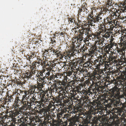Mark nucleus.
<instances>
[{"instance_id": "obj_1", "label": "nucleus", "mask_w": 126, "mask_h": 126, "mask_svg": "<svg viewBox=\"0 0 126 126\" xmlns=\"http://www.w3.org/2000/svg\"><path fill=\"white\" fill-rule=\"evenodd\" d=\"M113 75L120 77L121 79H114L112 82L114 85V87L110 90L109 96L110 99L113 101V105L114 107H117V110L120 113L124 110L126 111V104L121 103L120 98L122 97L120 94V89L119 87L121 85L124 90L126 92V70L121 72L119 69L115 70L112 73Z\"/></svg>"}, {"instance_id": "obj_2", "label": "nucleus", "mask_w": 126, "mask_h": 126, "mask_svg": "<svg viewBox=\"0 0 126 126\" xmlns=\"http://www.w3.org/2000/svg\"><path fill=\"white\" fill-rule=\"evenodd\" d=\"M102 107V106H100L99 108H94V107L92 106L91 107L90 110L91 111V113H88L87 114V119L89 120H88L85 121L84 122V124L87 125L88 123H89L90 122V120H91L92 117V114H93L94 115H95L96 114H100L101 115H105L104 113L105 112V110H101Z\"/></svg>"}, {"instance_id": "obj_3", "label": "nucleus", "mask_w": 126, "mask_h": 126, "mask_svg": "<svg viewBox=\"0 0 126 126\" xmlns=\"http://www.w3.org/2000/svg\"><path fill=\"white\" fill-rule=\"evenodd\" d=\"M101 14L100 13L98 14L95 16H92L90 14L88 15V20L91 26H95V23H97L100 22L102 18L101 16Z\"/></svg>"}, {"instance_id": "obj_4", "label": "nucleus", "mask_w": 126, "mask_h": 126, "mask_svg": "<svg viewBox=\"0 0 126 126\" xmlns=\"http://www.w3.org/2000/svg\"><path fill=\"white\" fill-rule=\"evenodd\" d=\"M101 95H98L97 97V99L93 100V104L94 106V108H99L100 106L102 105L101 103L102 102V99L101 98Z\"/></svg>"}, {"instance_id": "obj_5", "label": "nucleus", "mask_w": 126, "mask_h": 126, "mask_svg": "<svg viewBox=\"0 0 126 126\" xmlns=\"http://www.w3.org/2000/svg\"><path fill=\"white\" fill-rule=\"evenodd\" d=\"M68 108H69L67 109H61L60 110V111L59 112V113H57V117H59V118H60V117L61 118L62 117L63 118H66L67 119L68 118V115L66 114L63 115L64 116L63 117L62 115L63 113H64V112H67L69 113L68 112V111H69V110H70L69 107H68Z\"/></svg>"}, {"instance_id": "obj_6", "label": "nucleus", "mask_w": 126, "mask_h": 126, "mask_svg": "<svg viewBox=\"0 0 126 126\" xmlns=\"http://www.w3.org/2000/svg\"><path fill=\"white\" fill-rule=\"evenodd\" d=\"M83 102L84 103H85V105H87L90 108L89 110L90 111V113H87V114L88 113H91L92 112L91 110H90V108L91 107H92V106L93 107H94V105L93 101V102H91L90 101V99H87L85 98H83ZM87 120H89L87 118Z\"/></svg>"}, {"instance_id": "obj_7", "label": "nucleus", "mask_w": 126, "mask_h": 126, "mask_svg": "<svg viewBox=\"0 0 126 126\" xmlns=\"http://www.w3.org/2000/svg\"><path fill=\"white\" fill-rule=\"evenodd\" d=\"M70 110L68 111V112L70 114H72L77 113L78 112H81L83 111L82 108L81 107L76 106L73 109V110L71 107H69Z\"/></svg>"}, {"instance_id": "obj_8", "label": "nucleus", "mask_w": 126, "mask_h": 126, "mask_svg": "<svg viewBox=\"0 0 126 126\" xmlns=\"http://www.w3.org/2000/svg\"><path fill=\"white\" fill-rule=\"evenodd\" d=\"M14 110L15 112H14V111H12V114H10V117L12 118H13L14 116L13 114L15 115H18L19 114H20L21 112H22V111L20 110V109H18L17 107L14 106Z\"/></svg>"}, {"instance_id": "obj_9", "label": "nucleus", "mask_w": 126, "mask_h": 126, "mask_svg": "<svg viewBox=\"0 0 126 126\" xmlns=\"http://www.w3.org/2000/svg\"><path fill=\"white\" fill-rule=\"evenodd\" d=\"M92 115H93V114H92V117L91 118V120H90V123H88L87 124V125H86L85 124V125L84 124V122L85 121H86V120H87V117L86 116V118L85 120H84L83 121V125H82L81 126H90L89 125V124H92V122H91V120H92V122L94 123H97V122L98 121V120L97 118L96 117H95L94 116V117H93V118H92Z\"/></svg>"}, {"instance_id": "obj_10", "label": "nucleus", "mask_w": 126, "mask_h": 126, "mask_svg": "<svg viewBox=\"0 0 126 126\" xmlns=\"http://www.w3.org/2000/svg\"><path fill=\"white\" fill-rule=\"evenodd\" d=\"M84 94V97L85 98L87 99L89 98V96H92L93 94V92H91L90 90H85L83 93Z\"/></svg>"}, {"instance_id": "obj_11", "label": "nucleus", "mask_w": 126, "mask_h": 126, "mask_svg": "<svg viewBox=\"0 0 126 126\" xmlns=\"http://www.w3.org/2000/svg\"><path fill=\"white\" fill-rule=\"evenodd\" d=\"M37 84V85L36 87L37 89H38L39 91L37 92L38 94H41L42 93L44 92V91L42 89V88L44 87V86L40 82L38 83Z\"/></svg>"}, {"instance_id": "obj_12", "label": "nucleus", "mask_w": 126, "mask_h": 126, "mask_svg": "<svg viewBox=\"0 0 126 126\" xmlns=\"http://www.w3.org/2000/svg\"><path fill=\"white\" fill-rule=\"evenodd\" d=\"M52 100L51 101L52 102L53 105H54L55 103H56L58 104L59 102H60L61 101V99L59 96H58L57 97H53L52 99Z\"/></svg>"}, {"instance_id": "obj_13", "label": "nucleus", "mask_w": 126, "mask_h": 126, "mask_svg": "<svg viewBox=\"0 0 126 126\" xmlns=\"http://www.w3.org/2000/svg\"><path fill=\"white\" fill-rule=\"evenodd\" d=\"M58 78V77H57V75L56 74L55 75L52 74V75L50 76L48 78H47V79L48 81L51 80L53 82L55 80H56Z\"/></svg>"}, {"instance_id": "obj_14", "label": "nucleus", "mask_w": 126, "mask_h": 126, "mask_svg": "<svg viewBox=\"0 0 126 126\" xmlns=\"http://www.w3.org/2000/svg\"><path fill=\"white\" fill-rule=\"evenodd\" d=\"M120 41L121 43L122 46H126V36H121Z\"/></svg>"}, {"instance_id": "obj_15", "label": "nucleus", "mask_w": 126, "mask_h": 126, "mask_svg": "<svg viewBox=\"0 0 126 126\" xmlns=\"http://www.w3.org/2000/svg\"><path fill=\"white\" fill-rule=\"evenodd\" d=\"M71 92H72V95L69 96V98L70 100H72L75 99L77 93L76 90H71Z\"/></svg>"}, {"instance_id": "obj_16", "label": "nucleus", "mask_w": 126, "mask_h": 126, "mask_svg": "<svg viewBox=\"0 0 126 126\" xmlns=\"http://www.w3.org/2000/svg\"><path fill=\"white\" fill-rule=\"evenodd\" d=\"M49 91L51 92H55L56 93L58 92V88L54 85H52L51 86V87L49 89Z\"/></svg>"}, {"instance_id": "obj_17", "label": "nucleus", "mask_w": 126, "mask_h": 126, "mask_svg": "<svg viewBox=\"0 0 126 126\" xmlns=\"http://www.w3.org/2000/svg\"><path fill=\"white\" fill-rule=\"evenodd\" d=\"M21 125L23 126L26 125L28 122L27 119L24 118V117H22L20 118Z\"/></svg>"}, {"instance_id": "obj_18", "label": "nucleus", "mask_w": 126, "mask_h": 126, "mask_svg": "<svg viewBox=\"0 0 126 126\" xmlns=\"http://www.w3.org/2000/svg\"><path fill=\"white\" fill-rule=\"evenodd\" d=\"M23 101H21V102H20L21 104H22V107L21 108L20 110H23V109H27V108L28 105V104H29V101L27 102H23Z\"/></svg>"}, {"instance_id": "obj_19", "label": "nucleus", "mask_w": 126, "mask_h": 126, "mask_svg": "<svg viewBox=\"0 0 126 126\" xmlns=\"http://www.w3.org/2000/svg\"><path fill=\"white\" fill-rule=\"evenodd\" d=\"M71 55L72 56H73L75 55L76 53H79V49H76V48H73V49H71Z\"/></svg>"}, {"instance_id": "obj_20", "label": "nucleus", "mask_w": 126, "mask_h": 126, "mask_svg": "<svg viewBox=\"0 0 126 126\" xmlns=\"http://www.w3.org/2000/svg\"><path fill=\"white\" fill-rule=\"evenodd\" d=\"M59 83H60L59 85H61L62 87H63V89L64 90H66V89L68 86V85H67L66 82L63 80L62 81L60 80Z\"/></svg>"}, {"instance_id": "obj_21", "label": "nucleus", "mask_w": 126, "mask_h": 126, "mask_svg": "<svg viewBox=\"0 0 126 126\" xmlns=\"http://www.w3.org/2000/svg\"><path fill=\"white\" fill-rule=\"evenodd\" d=\"M48 51H49V54L50 55L51 54L54 55L56 54V52H57L56 51V50L54 49L52 47H50L48 49Z\"/></svg>"}, {"instance_id": "obj_22", "label": "nucleus", "mask_w": 126, "mask_h": 126, "mask_svg": "<svg viewBox=\"0 0 126 126\" xmlns=\"http://www.w3.org/2000/svg\"><path fill=\"white\" fill-rule=\"evenodd\" d=\"M51 126H62V124L59 122L53 121L51 124Z\"/></svg>"}, {"instance_id": "obj_23", "label": "nucleus", "mask_w": 126, "mask_h": 126, "mask_svg": "<svg viewBox=\"0 0 126 126\" xmlns=\"http://www.w3.org/2000/svg\"><path fill=\"white\" fill-rule=\"evenodd\" d=\"M75 59L73 60L71 63V64H72L73 66H74V67H76V66L78 65V64L79 63V64L81 63V61L79 60H78L77 62H76V61H75Z\"/></svg>"}, {"instance_id": "obj_24", "label": "nucleus", "mask_w": 126, "mask_h": 126, "mask_svg": "<svg viewBox=\"0 0 126 126\" xmlns=\"http://www.w3.org/2000/svg\"><path fill=\"white\" fill-rule=\"evenodd\" d=\"M39 101H37V100H32L31 99H30V102H29V104L31 105H38V104H37V103H38Z\"/></svg>"}, {"instance_id": "obj_25", "label": "nucleus", "mask_w": 126, "mask_h": 126, "mask_svg": "<svg viewBox=\"0 0 126 126\" xmlns=\"http://www.w3.org/2000/svg\"><path fill=\"white\" fill-rule=\"evenodd\" d=\"M99 81H98L97 82H96L95 83V87L94 88L96 90L98 91H99L100 90L99 88L101 87V86L99 85H100Z\"/></svg>"}, {"instance_id": "obj_26", "label": "nucleus", "mask_w": 126, "mask_h": 126, "mask_svg": "<svg viewBox=\"0 0 126 126\" xmlns=\"http://www.w3.org/2000/svg\"><path fill=\"white\" fill-rule=\"evenodd\" d=\"M21 102V100L19 97L17 96L16 97L15 101L14 103L16 104L17 106L18 104H19L20 102Z\"/></svg>"}, {"instance_id": "obj_27", "label": "nucleus", "mask_w": 126, "mask_h": 126, "mask_svg": "<svg viewBox=\"0 0 126 126\" xmlns=\"http://www.w3.org/2000/svg\"><path fill=\"white\" fill-rule=\"evenodd\" d=\"M69 121L70 122V125L72 126H74L76 125V120H75L73 118H71L70 119Z\"/></svg>"}, {"instance_id": "obj_28", "label": "nucleus", "mask_w": 126, "mask_h": 126, "mask_svg": "<svg viewBox=\"0 0 126 126\" xmlns=\"http://www.w3.org/2000/svg\"><path fill=\"white\" fill-rule=\"evenodd\" d=\"M60 80H56L53 82L52 85L56 86L58 88V85H59V84H60Z\"/></svg>"}, {"instance_id": "obj_29", "label": "nucleus", "mask_w": 126, "mask_h": 126, "mask_svg": "<svg viewBox=\"0 0 126 126\" xmlns=\"http://www.w3.org/2000/svg\"><path fill=\"white\" fill-rule=\"evenodd\" d=\"M56 51L57 52H56L55 55H57V56L59 57L61 59L63 58V54H62V52L61 51H59L56 50Z\"/></svg>"}, {"instance_id": "obj_30", "label": "nucleus", "mask_w": 126, "mask_h": 126, "mask_svg": "<svg viewBox=\"0 0 126 126\" xmlns=\"http://www.w3.org/2000/svg\"><path fill=\"white\" fill-rule=\"evenodd\" d=\"M16 79L15 80H14L13 81V83H15L16 82L17 85H23V84H22L20 79Z\"/></svg>"}, {"instance_id": "obj_31", "label": "nucleus", "mask_w": 126, "mask_h": 126, "mask_svg": "<svg viewBox=\"0 0 126 126\" xmlns=\"http://www.w3.org/2000/svg\"><path fill=\"white\" fill-rule=\"evenodd\" d=\"M95 63H102L103 64H104V59H100L99 57L98 59H96L94 61Z\"/></svg>"}, {"instance_id": "obj_32", "label": "nucleus", "mask_w": 126, "mask_h": 126, "mask_svg": "<svg viewBox=\"0 0 126 126\" xmlns=\"http://www.w3.org/2000/svg\"><path fill=\"white\" fill-rule=\"evenodd\" d=\"M29 120L30 121V123H35L37 122L34 117L30 116Z\"/></svg>"}, {"instance_id": "obj_33", "label": "nucleus", "mask_w": 126, "mask_h": 126, "mask_svg": "<svg viewBox=\"0 0 126 126\" xmlns=\"http://www.w3.org/2000/svg\"><path fill=\"white\" fill-rule=\"evenodd\" d=\"M107 57V55H106L104 54H103L102 55L100 56H99V59H102L103 60V59H104V61L105 63V64H104L105 65H106V62H105V60H106V57Z\"/></svg>"}, {"instance_id": "obj_34", "label": "nucleus", "mask_w": 126, "mask_h": 126, "mask_svg": "<svg viewBox=\"0 0 126 126\" xmlns=\"http://www.w3.org/2000/svg\"><path fill=\"white\" fill-rule=\"evenodd\" d=\"M83 36H81V37H79L78 38H76V39L77 40V43H76V44H77V43H81V42L83 40Z\"/></svg>"}, {"instance_id": "obj_35", "label": "nucleus", "mask_w": 126, "mask_h": 126, "mask_svg": "<svg viewBox=\"0 0 126 126\" xmlns=\"http://www.w3.org/2000/svg\"><path fill=\"white\" fill-rule=\"evenodd\" d=\"M43 117H44V119L45 120L47 121L48 123H49V122L51 121V120L49 118L50 117H49V116L48 115H47L44 116Z\"/></svg>"}, {"instance_id": "obj_36", "label": "nucleus", "mask_w": 126, "mask_h": 126, "mask_svg": "<svg viewBox=\"0 0 126 126\" xmlns=\"http://www.w3.org/2000/svg\"><path fill=\"white\" fill-rule=\"evenodd\" d=\"M45 69H43V70L40 71L39 73V74H38V79L40 77H43L44 76V75L43 74V73L45 71Z\"/></svg>"}, {"instance_id": "obj_37", "label": "nucleus", "mask_w": 126, "mask_h": 126, "mask_svg": "<svg viewBox=\"0 0 126 126\" xmlns=\"http://www.w3.org/2000/svg\"><path fill=\"white\" fill-rule=\"evenodd\" d=\"M33 88H32V90H31L32 92V93L33 95H34V94L36 93L37 91H36V89L37 87L36 85H33Z\"/></svg>"}, {"instance_id": "obj_38", "label": "nucleus", "mask_w": 126, "mask_h": 126, "mask_svg": "<svg viewBox=\"0 0 126 126\" xmlns=\"http://www.w3.org/2000/svg\"><path fill=\"white\" fill-rule=\"evenodd\" d=\"M46 94V92L45 91H44V92L43 93H42L41 94H40L41 96V101L44 100V99H45V97H46L45 95Z\"/></svg>"}, {"instance_id": "obj_39", "label": "nucleus", "mask_w": 126, "mask_h": 126, "mask_svg": "<svg viewBox=\"0 0 126 126\" xmlns=\"http://www.w3.org/2000/svg\"><path fill=\"white\" fill-rule=\"evenodd\" d=\"M36 63H35V62L33 63L32 65L30 66V68L32 70H35V69H36Z\"/></svg>"}, {"instance_id": "obj_40", "label": "nucleus", "mask_w": 126, "mask_h": 126, "mask_svg": "<svg viewBox=\"0 0 126 126\" xmlns=\"http://www.w3.org/2000/svg\"><path fill=\"white\" fill-rule=\"evenodd\" d=\"M99 78V76H92V79L93 80L92 81H95L96 82L97 81V79H98Z\"/></svg>"}, {"instance_id": "obj_41", "label": "nucleus", "mask_w": 126, "mask_h": 126, "mask_svg": "<svg viewBox=\"0 0 126 126\" xmlns=\"http://www.w3.org/2000/svg\"><path fill=\"white\" fill-rule=\"evenodd\" d=\"M49 51H48V49L47 50L46 49L45 50L43 54V55L44 56H45L46 57V56H47L48 55L49 56Z\"/></svg>"}, {"instance_id": "obj_42", "label": "nucleus", "mask_w": 126, "mask_h": 126, "mask_svg": "<svg viewBox=\"0 0 126 126\" xmlns=\"http://www.w3.org/2000/svg\"><path fill=\"white\" fill-rule=\"evenodd\" d=\"M71 46V49H73L75 48H77L78 47V45L77 46L76 43L74 42H72Z\"/></svg>"}, {"instance_id": "obj_43", "label": "nucleus", "mask_w": 126, "mask_h": 126, "mask_svg": "<svg viewBox=\"0 0 126 126\" xmlns=\"http://www.w3.org/2000/svg\"><path fill=\"white\" fill-rule=\"evenodd\" d=\"M57 93L59 94L60 96L61 95L62 96V97H63L64 93H65V92H64V91H58V92Z\"/></svg>"}, {"instance_id": "obj_44", "label": "nucleus", "mask_w": 126, "mask_h": 126, "mask_svg": "<svg viewBox=\"0 0 126 126\" xmlns=\"http://www.w3.org/2000/svg\"><path fill=\"white\" fill-rule=\"evenodd\" d=\"M79 34L78 35L76 36V38H78L80 37L81 36H83V35L82 34V33L80 31V30L79 29Z\"/></svg>"}, {"instance_id": "obj_45", "label": "nucleus", "mask_w": 126, "mask_h": 126, "mask_svg": "<svg viewBox=\"0 0 126 126\" xmlns=\"http://www.w3.org/2000/svg\"><path fill=\"white\" fill-rule=\"evenodd\" d=\"M71 51H68V52L67 51V52H64L63 53V58L64 57V56H69L70 55H71Z\"/></svg>"}, {"instance_id": "obj_46", "label": "nucleus", "mask_w": 126, "mask_h": 126, "mask_svg": "<svg viewBox=\"0 0 126 126\" xmlns=\"http://www.w3.org/2000/svg\"><path fill=\"white\" fill-rule=\"evenodd\" d=\"M43 111H44L43 115V117L46 115H47L48 109H47L43 108Z\"/></svg>"}, {"instance_id": "obj_47", "label": "nucleus", "mask_w": 126, "mask_h": 126, "mask_svg": "<svg viewBox=\"0 0 126 126\" xmlns=\"http://www.w3.org/2000/svg\"><path fill=\"white\" fill-rule=\"evenodd\" d=\"M47 77L45 75V76H44L43 77H40L39 78V80H42L46 81V79H47Z\"/></svg>"}, {"instance_id": "obj_48", "label": "nucleus", "mask_w": 126, "mask_h": 126, "mask_svg": "<svg viewBox=\"0 0 126 126\" xmlns=\"http://www.w3.org/2000/svg\"><path fill=\"white\" fill-rule=\"evenodd\" d=\"M7 97L8 100L9 102H11V100L12 101V99L13 97L12 95H10V96L9 95H7Z\"/></svg>"}, {"instance_id": "obj_49", "label": "nucleus", "mask_w": 126, "mask_h": 126, "mask_svg": "<svg viewBox=\"0 0 126 126\" xmlns=\"http://www.w3.org/2000/svg\"><path fill=\"white\" fill-rule=\"evenodd\" d=\"M111 3H112V2L111 0H107V7H108L109 6H111Z\"/></svg>"}, {"instance_id": "obj_50", "label": "nucleus", "mask_w": 126, "mask_h": 126, "mask_svg": "<svg viewBox=\"0 0 126 126\" xmlns=\"http://www.w3.org/2000/svg\"><path fill=\"white\" fill-rule=\"evenodd\" d=\"M115 58L116 57L115 56H112L111 57H110V56L109 58V61H112V62H113V61H115Z\"/></svg>"}, {"instance_id": "obj_51", "label": "nucleus", "mask_w": 126, "mask_h": 126, "mask_svg": "<svg viewBox=\"0 0 126 126\" xmlns=\"http://www.w3.org/2000/svg\"><path fill=\"white\" fill-rule=\"evenodd\" d=\"M68 21V22H69V23H70V22L72 23L73 22L74 23H75V20L73 18H69Z\"/></svg>"}, {"instance_id": "obj_52", "label": "nucleus", "mask_w": 126, "mask_h": 126, "mask_svg": "<svg viewBox=\"0 0 126 126\" xmlns=\"http://www.w3.org/2000/svg\"><path fill=\"white\" fill-rule=\"evenodd\" d=\"M52 104L50 102H49L48 103V106L47 107V109H49V110H50V109L51 108V107L52 106Z\"/></svg>"}, {"instance_id": "obj_53", "label": "nucleus", "mask_w": 126, "mask_h": 126, "mask_svg": "<svg viewBox=\"0 0 126 126\" xmlns=\"http://www.w3.org/2000/svg\"><path fill=\"white\" fill-rule=\"evenodd\" d=\"M92 83L90 85V87L92 89H95V88H94L95 87V82L94 81H92Z\"/></svg>"}, {"instance_id": "obj_54", "label": "nucleus", "mask_w": 126, "mask_h": 126, "mask_svg": "<svg viewBox=\"0 0 126 126\" xmlns=\"http://www.w3.org/2000/svg\"><path fill=\"white\" fill-rule=\"evenodd\" d=\"M58 91H59V89L61 90V91H64V87H63L61 85H58Z\"/></svg>"}, {"instance_id": "obj_55", "label": "nucleus", "mask_w": 126, "mask_h": 126, "mask_svg": "<svg viewBox=\"0 0 126 126\" xmlns=\"http://www.w3.org/2000/svg\"><path fill=\"white\" fill-rule=\"evenodd\" d=\"M119 54H120L121 55V56L120 57V58L121 59H124V58H125V57L123 58V56H124L125 54L122 51V53L121 54V53H120Z\"/></svg>"}, {"instance_id": "obj_56", "label": "nucleus", "mask_w": 126, "mask_h": 126, "mask_svg": "<svg viewBox=\"0 0 126 126\" xmlns=\"http://www.w3.org/2000/svg\"><path fill=\"white\" fill-rule=\"evenodd\" d=\"M82 29L81 30H80L81 32H82V34L83 35V34H84L85 33V30H86L85 28H84L83 27H81Z\"/></svg>"}, {"instance_id": "obj_57", "label": "nucleus", "mask_w": 126, "mask_h": 126, "mask_svg": "<svg viewBox=\"0 0 126 126\" xmlns=\"http://www.w3.org/2000/svg\"><path fill=\"white\" fill-rule=\"evenodd\" d=\"M38 104L40 106V107H44L45 105L44 103H43V102H42L41 101V102H39Z\"/></svg>"}, {"instance_id": "obj_58", "label": "nucleus", "mask_w": 126, "mask_h": 126, "mask_svg": "<svg viewBox=\"0 0 126 126\" xmlns=\"http://www.w3.org/2000/svg\"><path fill=\"white\" fill-rule=\"evenodd\" d=\"M43 116H41V117H40V119H39V118L38 119V123H39V122L40 123V124H42V123L43 122V119H42V118H43Z\"/></svg>"}, {"instance_id": "obj_59", "label": "nucleus", "mask_w": 126, "mask_h": 126, "mask_svg": "<svg viewBox=\"0 0 126 126\" xmlns=\"http://www.w3.org/2000/svg\"><path fill=\"white\" fill-rule=\"evenodd\" d=\"M103 101L104 103H105L106 102L108 103V100L107 99H106L105 97H104L102 99V102Z\"/></svg>"}, {"instance_id": "obj_60", "label": "nucleus", "mask_w": 126, "mask_h": 126, "mask_svg": "<svg viewBox=\"0 0 126 126\" xmlns=\"http://www.w3.org/2000/svg\"><path fill=\"white\" fill-rule=\"evenodd\" d=\"M63 81H65L66 82H67L68 81V78L67 77V76H65V75L64 74V75L63 77Z\"/></svg>"}, {"instance_id": "obj_61", "label": "nucleus", "mask_w": 126, "mask_h": 126, "mask_svg": "<svg viewBox=\"0 0 126 126\" xmlns=\"http://www.w3.org/2000/svg\"><path fill=\"white\" fill-rule=\"evenodd\" d=\"M81 9H82V12H84L87 10V9L86 8V7L83 6V5L82 6Z\"/></svg>"}, {"instance_id": "obj_62", "label": "nucleus", "mask_w": 126, "mask_h": 126, "mask_svg": "<svg viewBox=\"0 0 126 126\" xmlns=\"http://www.w3.org/2000/svg\"><path fill=\"white\" fill-rule=\"evenodd\" d=\"M71 57H72V56H71V55L70 54V55L69 56H64L63 58H65V59H70Z\"/></svg>"}, {"instance_id": "obj_63", "label": "nucleus", "mask_w": 126, "mask_h": 126, "mask_svg": "<svg viewBox=\"0 0 126 126\" xmlns=\"http://www.w3.org/2000/svg\"><path fill=\"white\" fill-rule=\"evenodd\" d=\"M75 25H76V28L79 29V28H80V24L79 23H77L76 22H75Z\"/></svg>"}, {"instance_id": "obj_64", "label": "nucleus", "mask_w": 126, "mask_h": 126, "mask_svg": "<svg viewBox=\"0 0 126 126\" xmlns=\"http://www.w3.org/2000/svg\"><path fill=\"white\" fill-rule=\"evenodd\" d=\"M86 48V46H85V45H83L82 47L80 48V49H82L83 51H85Z\"/></svg>"}]
</instances>
